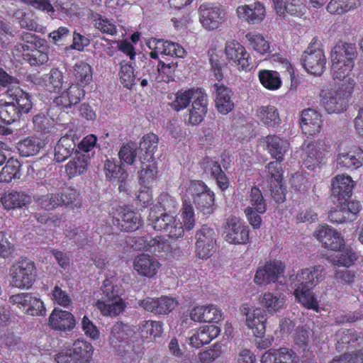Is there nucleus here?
Masks as SVG:
<instances>
[{"label": "nucleus", "instance_id": "1", "mask_svg": "<svg viewBox=\"0 0 363 363\" xmlns=\"http://www.w3.org/2000/svg\"><path fill=\"white\" fill-rule=\"evenodd\" d=\"M356 49L352 44L338 43L331 51L332 76L337 83L347 84L346 91L352 93L355 85L350 72L354 67Z\"/></svg>", "mask_w": 363, "mask_h": 363}, {"label": "nucleus", "instance_id": "2", "mask_svg": "<svg viewBox=\"0 0 363 363\" xmlns=\"http://www.w3.org/2000/svg\"><path fill=\"white\" fill-rule=\"evenodd\" d=\"M104 297L98 300L96 306L104 316L113 317L122 313L125 304L121 295L123 294L122 280L115 272L106 275L101 287Z\"/></svg>", "mask_w": 363, "mask_h": 363}, {"label": "nucleus", "instance_id": "3", "mask_svg": "<svg viewBox=\"0 0 363 363\" xmlns=\"http://www.w3.org/2000/svg\"><path fill=\"white\" fill-rule=\"evenodd\" d=\"M192 196L196 207L203 214L209 215L215 208L214 194L201 181H191L184 196L188 199Z\"/></svg>", "mask_w": 363, "mask_h": 363}, {"label": "nucleus", "instance_id": "4", "mask_svg": "<svg viewBox=\"0 0 363 363\" xmlns=\"http://www.w3.org/2000/svg\"><path fill=\"white\" fill-rule=\"evenodd\" d=\"M94 347L85 340H77L71 348L61 350L55 359L57 363H86L92 359Z\"/></svg>", "mask_w": 363, "mask_h": 363}, {"label": "nucleus", "instance_id": "5", "mask_svg": "<svg viewBox=\"0 0 363 363\" xmlns=\"http://www.w3.org/2000/svg\"><path fill=\"white\" fill-rule=\"evenodd\" d=\"M11 284L20 289H28L33 285L36 269L34 263L28 259H21L13 264L9 270Z\"/></svg>", "mask_w": 363, "mask_h": 363}, {"label": "nucleus", "instance_id": "6", "mask_svg": "<svg viewBox=\"0 0 363 363\" xmlns=\"http://www.w3.org/2000/svg\"><path fill=\"white\" fill-rule=\"evenodd\" d=\"M149 221L155 230L162 231L170 238L177 239L184 235L180 219L171 214L162 213L158 216L155 210L151 209Z\"/></svg>", "mask_w": 363, "mask_h": 363}, {"label": "nucleus", "instance_id": "7", "mask_svg": "<svg viewBox=\"0 0 363 363\" xmlns=\"http://www.w3.org/2000/svg\"><path fill=\"white\" fill-rule=\"evenodd\" d=\"M317 41L315 38L312 40L302 55L301 62L308 73L320 76L325 69L326 57L323 50L315 47Z\"/></svg>", "mask_w": 363, "mask_h": 363}, {"label": "nucleus", "instance_id": "8", "mask_svg": "<svg viewBox=\"0 0 363 363\" xmlns=\"http://www.w3.org/2000/svg\"><path fill=\"white\" fill-rule=\"evenodd\" d=\"M199 21L208 30L217 29L226 20L225 9L220 5L203 4L199 6Z\"/></svg>", "mask_w": 363, "mask_h": 363}, {"label": "nucleus", "instance_id": "9", "mask_svg": "<svg viewBox=\"0 0 363 363\" xmlns=\"http://www.w3.org/2000/svg\"><path fill=\"white\" fill-rule=\"evenodd\" d=\"M347 84L342 82L338 91L323 89L320 92V103L328 113H340L347 104V98L352 93L346 91Z\"/></svg>", "mask_w": 363, "mask_h": 363}, {"label": "nucleus", "instance_id": "10", "mask_svg": "<svg viewBox=\"0 0 363 363\" xmlns=\"http://www.w3.org/2000/svg\"><path fill=\"white\" fill-rule=\"evenodd\" d=\"M224 238L228 243L245 245L249 241V228L240 218L230 216L226 219Z\"/></svg>", "mask_w": 363, "mask_h": 363}, {"label": "nucleus", "instance_id": "11", "mask_svg": "<svg viewBox=\"0 0 363 363\" xmlns=\"http://www.w3.org/2000/svg\"><path fill=\"white\" fill-rule=\"evenodd\" d=\"M326 146L323 141L308 143L303 148V162L306 168L315 171L325 163Z\"/></svg>", "mask_w": 363, "mask_h": 363}, {"label": "nucleus", "instance_id": "12", "mask_svg": "<svg viewBox=\"0 0 363 363\" xmlns=\"http://www.w3.org/2000/svg\"><path fill=\"white\" fill-rule=\"evenodd\" d=\"M284 265L279 260L266 262L256 271L254 281L257 285H267L276 282L284 276Z\"/></svg>", "mask_w": 363, "mask_h": 363}, {"label": "nucleus", "instance_id": "13", "mask_svg": "<svg viewBox=\"0 0 363 363\" xmlns=\"http://www.w3.org/2000/svg\"><path fill=\"white\" fill-rule=\"evenodd\" d=\"M225 55L239 70L247 71L251 68V58L245 48L235 40H229L225 43Z\"/></svg>", "mask_w": 363, "mask_h": 363}, {"label": "nucleus", "instance_id": "14", "mask_svg": "<svg viewBox=\"0 0 363 363\" xmlns=\"http://www.w3.org/2000/svg\"><path fill=\"white\" fill-rule=\"evenodd\" d=\"M336 349L339 352H363V336L353 330L341 329L335 334Z\"/></svg>", "mask_w": 363, "mask_h": 363}, {"label": "nucleus", "instance_id": "15", "mask_svg": "<svg viewBox=\"0 0 363 363\" xmlns=\"http://www.w3.org/2000/svg\"><path fill=\"white\" fill-rule=\"evenodd\" d=\"M236 16L242 21L249 24H259L265 18L266 10L260 2H254L238 6Z\"/></svg>", "mask_w": 363, "mask_h": 363}, {"label": "nucleus", "instance_id": "16", "mask_svg": "<svg viewBox=\"0 0 363 363\" xmlns=\"http://www.w3.org/2000/svg\"><path fill=\"white\" fill-rule=\"evenodd\" d=\"M158 259L147 254H141L135 257L133 267L137 274L143 277H155L160 268Z\"/></svg>", "mask_w": 363, "mask_h": 363}, {"label": "nucleus", "instance_id": "17", "mask_svg": "<svg viewBox=\"0 0 363 363\" xmlns=\"http://www.w3.org/2000/svg\"><path fill=\"white\" fill-rule=\"evenodd\" d=\"M213 96L216 108L220 113L226 115L233 110V93L228 87L222 84H214Z\"/></svg>", "mask_w": 363, "mask_h": 363}, {"label": "nucleus", "instance_id": "18", "mask_svg": "<svg viewBox=\"0 0 363 363\" xmlns=\"http://www.w3.org/2000/svg\"><path fill=\"white\" fill-rule=\"evenodd\" d=\"M325 268L322 265H316L311 268L301 269L297 274L291 277L294 284L315 287L318 283L324 279Z\"/></svg>", "mask_w": 363, "mask_h": 363}, {"label": "nucleus", "instance_id": "19", "mask_svg": "<svg viewBox=\"0 0 363 363\" xmlns=\"http://www.w3.org/2000/svg\"><path fill=\"white\" fill-rule=\"evenodd\" d=\"M354 183L351 177L338 174L331 182L332 196L338 202L347 201L352 196Z\"/></svg>", "mask_w": 363, "mask_h": 363}, {"label": "nucleus", "instance_id": "20", "mask_svg": "<svg viewBox=\"0 0 363 363\" xmlns=\"http://www.w3.org/2000/svg\"><path fill=\"white\" fill-rule=\"evenodd\" d=\"M242 311L246 315V325L254 335L259 337L264 335L267 321L265 311L259 308L251 310L244 306Z\"/></svg>", "mask_w": 363, "mask_h": 363}, {"label": "nucleus", "instance_id": "21", "mask_svg": "<svg viewBox=\"0 0 363 363\" xmlns=\"http://www.w3.org/2000/svg\"><path fill=\"white\" fill-rule=\"evenodd\" d=\"M363 165V150L357 147L342 150L336 157L337 168L357 169Z\"/></svg>", "mask_w": 363, "mask_h": 363}, {"label": "nucleus", "instance_id": "22", "mask_svg": "<svg viewBox=\"0 0 363 363\" xmlns=\"http://www.w3.org/2000/svg\"><path fill=\"white\" fill-rule=\"evenodd\" d=\"M314 236L325 247L337 250L343 246V238L340 233L328 225H320L314 232Z\"/></svg>", "mask_w": 363, "mask_h": 363}, {"label": "nucleus", "instance_id": "23", "mask_svg": "<svg viewBox=\"0 0 363 363\" xmlns=\"http://www.w3.org/2000/svg\"><path fill=\"white\" fill-rule=\"evenodd\" d=\"M13 84H16L15 79L13 82L8 86L9 88L6 91L7 96L13 100L12 102H14L17 111L21 115L29 113L33 108L31 96L20 87L13 86Z\"/></svg>", "mask_w": 363, "mask_h": 363}, {"label": "nucleus", "instance_id": "24", "mask_svg": "<svg viewBox=\"0 0 363 363\" xmlns=\"http://www.w3.org/2000/svg\"><path fill=\"white\" fill-rule=\"evenodd\" d=\"M220 332V328L214 325H204L193 330L189 337V344L193 347L199 348L217 337Z\"/></svg>", "mask_w": 363, "mask_h": 363}, {"label": "nucleus", "instance_id": "25", "mask_svg": "<svg viewBox=\"0 0 363 363\" xmlns=\"http://www.w3.org/2000/svg\"><path fill=\"white\" fill-rule=\"evenodd\" d=\"M208 96L205 93L198 100L193 101L188 113L184 116V122L189 125H197L201 123L206 115L208 109Z\"/></svg>", "mask_w": 363, "mask_h": 363}, {"label": "nucleus", "instance_id": "26", "mask_svg": "<svg viewBox=\"0 0 363 363\" xmlns=\"http://www.w3.org/2000/svg\"><path fill=\"white\" fill-rule=\"evenodd\" d=\"M322 126V116L314 109L308 108L302 111L301 127L303 132L308 135L320 133Z\"/></svg>", "mask_w": 363, "mask_h": 363}, {"label": "nucleus", "instance_id": "27", "mask_svg": "<svg viewBox=\"0 0 363 363\" xmlns=\"http://www.w3.org/2000/svg\"><path fill=\"white\" fill-rule=\"evenodd\" d=\"M175 68L174 64L160 62L157 69L154 66L148 65L144 67V72H147L149 74L150 82L168 83L174 80Z\"/></svg>", "mask_w": 363, "mask_h": 363}, {"label": "nucleus", "instance_id": "28", "mask_svg": "<svg viewBox=\"0 0 363 363\" xmlns=\"http://www.w3.org/2000/svg\"><path fill=\"white\" fill-rule=\"evenodd\" d=\"M114 225H118L121 230L134 231L142 224V218L139 213L129 208H123L119 213V218L113 220Z\"/></svg>", "mask_w": 363, "mask_h": 363}, {"label": "nucleus", "instance_id": "29", "mask_svg": "<svg viewBox=\"0 0 363 363\" xmlns=\"http://www.w3.org/2000/svg\"><path fill=\"white\" fill-rule=\"evenodd\" d=\"M20 116L14 102H6L0 105V135L11 134L12 130L6 125L16 121Z\"/></svg>", "mask_w": 363, "mask_h": 363}, {"label": "nucleus", "instance_id": "30", "mask_svg": "<svg viewBox=\"0 0 363 363\" xmlns=\"http://www.w3.org/2000/svg\"><path fill=\"white\" fill-rule=\"evenodd\" d=\"M296 359V354L291 349L281 347L265 352L260 361L262 363H294Z\"/></svg>", "mask_w": 363, "mask_h": 363}, {"label": "nucleus", "instance_id": "31", "mask_svg": "<svg viewBox=\"0 0 363 363\" xmlns=\"http://www.w3.org/2000/svg\"><path fill=\"white\" fill-rule=\"evenodd\" d=\"M49 325L55 330H70L74 327L75 320L71 313L55 308L49 317Z\"/></svg>", "mask_w": 363, "mask_h": 363}, {"label": "nucleus", "instance_id": "32", "mask_svg": "<svg viewBox=\"0 0 363 363\" xmlns=\"http://www.w3.org/2000/svg\"><path fill=\"white\" fill-rule=\"evenodd\" d=\"M85 92L81 86L76 84H71L59 96L56 97L54 102L57 106L65 108L71 107L79 103L84 98Z\"/></svg>", "mask_w": 363, "mask_h": 363}, {"label": "nucleus", "instance_id": "33", "mask_svg": "<svg viewBox=\"0 0 363 363\" xmlns=\"http://www.w3.org/2000/svg\"><path fill=\"white\" fill-rule=\"evenodd\" d=\"M294 294L299 303L308 309L319 312V303L312 291L313 288L296 284H294Z\"/></svg>", "mask_w": 363, "mask_h": 363}, {"label": "nucleus", "instance_id": "34", "mask_svg": "<svg viewBox=\"0 0 363 363\" xmlns=\"http://www.w3.org/2000/svg\"><path fill=\"white\" fill-rule=\"evenodd\" d=\"M158 169L153 160L147 159V162H141V169L138 171L139 184L143 188H152L157 182Z\"/></svg>", "mask_w": 363, "mask_h": 363}, {"label": "nucleus", "instance_id": "35", "mask_svg": "<svg viewBox=\"0 0 363 363\" xmlns=\"http://www.w3.org/2000/svg\"><path fill=\"white\" fill-rule=\"evenodd\" d=\"M63 74L56 68L36 79V83L49 92L59 91L63 84Z\"/></svg>", "mask_w": 363, "mask_h": 363}, {"label": "nucleus", "instance_id": "36", "mask_svg": "<svg viewBox=\"0 0 363 363\" xmlns=\"http://www.w3.org/2000/svg\"><path fill=\"white\" fill-rule=\"evenodd\" d=\"M286 296L280 292H265L259 298L260 304L269 313H274L286 306Z\"/></svg>", "mask_w": 363, "mask_h": 363}, {"label": "nucleus", "instance_id": "37", "mask_svg": "<svg viewBox=\"0 0 363 363\" xmlns=\"http://www.w3.org/2000/svg\"><path fill=\"white\" fill-rule=\"evenodd\" d=\"M328 256V259L333 264L337 267H350L357 259V254L349 247H340Z\"/></svg>", "mask_w": 363, "mask_h": 363}, {"label": "nucleus", "instance_id": "38", "mask_svg": "<svg viewBox=\"0 0 363 363\" xmlns=\"http://www.w3.org/2000/svg\"><path fill=\"white\" fill-rule=\"evenodd\" d=\"M204 94V90L199 88L179 91L177 93L172 106L174 110L179 111L186 108L190 101L198 100Z\"/></svg>", "mask_w": 363, "mask_h": 363}, {"label": "nucleus", "instance_id": "39", "mask_svg": "<svg viewBox=\"0 0 363 363\" xmlns=\"http://www.w3.org/2000/svg\"><path fill=\"white\" fill-rule=\"evenodd\" d=\"M266 143L272 157L279 162H282L285 153L289 148V142L277 135H268L266 138Z\"/></svg>", "mask_w": 363, "mask_h": 363}, {"label": "nucleus", "instance_id": "40", "mask_svg": "<svg viewBox=\"0 0 363 363\" xmlns=\"http://www.w3.org/2000/svg\"><path fill=\"white\" fill-rule=\"evenodd\" d=\"M30 196L23 192H5L0 201L6 210L21 208L30 202Z\"/></svg>", "mask_w": 363, "mask_h": 363}, {"label": "nucleus", "instance_id": "41", "mask_svg": "<svg viewBox=\"0 0 363 363\" xmlns=\"http://www.w3.org/2000/svg\"><path fill=\"white\" fill-rule=\"evenodd\" d=\"M139 336L143 340L152 341L161 337L163 333V324L160 321L143 320L138 327Z\"/></svg>", "mask_w": 363, "mask_h": 363}, {"label": "nucleus", "instance_id": "42", "mask_svg": "<svg viewBox=\"0 0 363 363\" xmlns=\"http://www.w3.org/2000/svg\"><path fill=\"white\" fill-rule=\"evenodd\" d=\"M90 157L85 154H76L65 166V171L69 178L85 174L88 169Z\"/></svg>", "mask_w": 363, "mask_h": 363}, {"label": "nucleus", "instance_id": "43", "mask_svg": "<svg viewBox=\"0 0 363 363\" xmlns=\"http://www.w3.org/2000/svg\"><path fill=\"white\" fill-rule=\"evenodd\" d=\"M45 146L44 140L39 137H28L18 143V150L23 157L37 155Z\"/></svg>", "mask_w": 363, "mask_h": 363}, {"label": "nucleus", "instance_id": "44", "mask_svg": "<svg viewBox=\"0 0 363 363\" xmlns=\"http://www.w3.org/2000/svg\"><path fill=\"white\" fill-rule=\"evenodd\" d=\"M258 119L265 125L275 127L281 120L277 108L274 106H263L257 110Z\"/></svg>", "mask_w": 363, "mask_h": 363}, {"label": "nucleus", "instance_id": "45", "mask_svg": "<svg viewBox=\"0 0 363 363\" xmlns=\"http://www.w3.org/2000/svg\"><path fill=\"white\" fill-rule=\"evenodd\" d=\"M75 147L74 140L68 136L62 137L55 147V160L57 162L67 160Z\"/></svg>", "mask_w": 363, "mask_h": 363}, {"label": "nucleus", "instance_id": "46", "mask_svg": "<svg viewBox=\"0 0 363 363\" xmlns=\"http://www.w3.org/2000/svg\"><path fill=\"white\" fill-rule=\"evenodd\" d=\"M246 208H250L257 212L264 213L266 211V202L262 196V191L257 187H252L250 190L248 197L243 202Z\"/></svg>", "mask_w": 363, "mask_h": 363}, {"label": "nucleus", "instance_id": "47", "mask_svg": "<svg viewBox=\"0 0 363 363\" xmlns=\"http://www.w3.org/2000/svg\"><path fill=\"white\" fill-rule=\"evenodd\" d=\"M74 75L76 84L84 87L92 81L91 67L87 63L80 62L74 67Z\"/></svg>", "mask_w": 363, "mask_h": 363}, {"label": "nucleus", "instance_id": "48", "mask_svg": "<svg viewBox=\"0 0 363 363\" xmlns=\"http://www.w3.org/2000/svg\"><path fill=\"white\" fill-rule=\"evenodd\" d=\"M258 77L262 85L269 90H277L281 85L280 75L276 71L262 69Z\"/></svg>", "mask_w": 363, "mask_h": 363}, {"label": "nucleus", "instance_id": "49", "mask_svg": "<svg viewBox=\"0 0 363 363\" xmlns=\"http://www.w3.org/2000/svg\"><path fill=\"white\" fill-rule=\"evenodd\" d=\"M54 6V16L65 18L75 14L79 6L74 0H52Z\"/></svg>", "mask_w": 363, "mask_h": 363}, {"label": "nucleus", "instance_id": "50", "mask_svg": "<svg viewBox=\"0 0 363 363\" xmlns=\"http://www.w3.org/2000/svg\"><path fill=\"white\" fill-rule=\"evenodd\" d=\"M182 223L183 233L192 230L195 225V214L192 206L187 202V199L183 196V206L179 218Z\"/></svg>", "mask_w": 363, "mask_h": 363}, {"label": "nucleus", "instance_id": "51", "mask_svg": "<svg viewBox=\"0 0 363 363\" xmlns=\"http://www.w3.org/2000/svg\"><path fill=\"white\" fill-rule=\"evenodd\" d=\"M130 327L122 323H116L111 328L109 337L110 344L116 347L119 344L129 337Z\"/></svg>", "mask_w": 363, "mask_h": 363}, {"label": "nucleus", "instance_id": "52", "mask_svg": "<svg viewBox=\"0 0 363 363\" xmlns=\"http://www.w3.org/2000/svg\"><path fill=\"white\" fill-rule=\"evenodd\" d=\"M21 164L18 160H9L0 172V182L9 183L13 179H19Z\"/></svg>", "mask_w": 363, "mask_h": 363}, {"label": "nucleus", "instance_id": "53", "mask_svg": "<svg viewBox=\"0 0 363 363\" xmlns=\"http://www.w3.org/2000/svg\"><path fill=\"white\" fill-rule=\"evenodd\" d=\"M359 4V0H331L327 6V10L332 14H342L354 9Z\"/></svg>", "mask_w": 363, "mask_h": 363}, {"label": "nucleus", "instance_id": "54", "mask_svg": "<svg viewBox=\"0 0 363 363\" xmlns=\"http://www.w3.org/2000/svg\"><path fill=\"white\" fill-rule=\"evenodd\" d=\"M282 12L276 11L279 16H284L286 13L296 16L304 15L306 7L301 0H282Z\"/></svg>", "mask_w": 363, "mask_h": 363}, {"label": "nucleus", "instance_id": "55", "mask_svg": "<svg viewBox=\"0 0 363 363\" xmlns=\"http://www.w3.org/2000/svg\"><path fill=\"white\" fill-rule=\"evenodd\" d=\"M104 169L106 178L110 181H123L126 178L127 174L124 169L113 160L106 159Z\"/></svg>", "mask_w": 363, "mask_h": 363}, {"label": "nucleus", "instance_id": "56", "mask_svg": "<svg viewBox=\"0 0 363 363\" xmlns=\"http://www.w3.org/2000/svg\"><path fill=\"white\" fill-rule=\"evenodd\" d=\"M250 46L257 52L264 55L269 50V44L264 37L257 32H250L245 35Z\"/></svg>", "mask_w": 363, "mask_h": 363}, {"label": "nucleus", "instance_id": "57", "mask_svg": "<svg viewBox=\"0 0 363 363\" xmlns=\"http://www.w3.org/2000/svg\"><path fill=\"white\" fill-rule=\"evenodd\" d=\"M48 46L46 42L40 48H32L30 54L26 60L32 66L41 65L48 60Z\"/></svg>", "mask_w": 363, "mask_h": 363}, {"label": "nucleus", "instance_id": "58", "mask_svg": "<svg viewBox=\"0 0 363 363\" xmlns=\"http://www.w3.org/2000/svg\"><path fill=\"white\" fill-rule=\"evenodd\" d=\"M158 137L154 134L150 133L143 136L142 141L140 144L141 150H144L146 154L145 160H153V155L157 149Z\"/></svg>", "mask_w": 363, "mask_h": 363}, {"label": "nucleus", "instance_id": "59", "mask_svg": "<svg viewBox=\"0 0 363 363\" xmlns=\"http://www.w3.org/2000/svg\"><path fill=\"white\" fill-rule=\"evenodd\" d=\"M119 78L121 84L128 89H130L135 84L136 76L133 67L128 62L121 63Z\"/></svg>", "mask_w": 363, "mask_h": 363}, {"label": "nucleus", "instance_id": "60", "mask_svg": "<svg viewBox=\"0 0 363 363\" xmlns=\"http://www.w3.org/2000/svg\"><path fill=\"white\" fill-rule=\"evenodd\" d=\"M137 145L134 143H128L123 145L118 152L121 162L123 164H133L137 157Z\"/></svg>", "mask_w": 363, "mask_h": 363}, {"label": "nucleus", "instance_id": "61", "mask_svg": "<svg viewBox=\"0 0 363 363\" xmlns=\"http://www.w3.org/2000/svg\"><path fill=\"white\" fill-rule=\"evenodd\" d=\"M94 21L95 28L101 33L111 36L118 34L117 26L113 20L100 16Z\"/></svg>", "mask_w": 363, "mask_h": 363}, {"label": "nucleus", "instance_id": "62", "mask_svg": "<svg viewBox=\"0 0 363 363\" xmlns=\"http://www.w3.org/2000/svg\"><path fill=\"white\" fill-rule=\"evenodd\" d=\"M36 202L39 206L47 211L60 206L59 194H48L38 196Z\"/></svg>", "mask_w": 363, "mask_h": 363}, {"label": "nucleus", "instance_id": "63", "mask_svg": "<svg viewBox=\"0 0 363 363\" xmlns=\"http://www.w3.org/2000/svg\"><path fill=\"white\" fill-rule=\"evenodd\" d=\"M281 162L275 161L271 162L266 166V171L267 173V178L269 184H277L282 180V167Z\"/></svg>", "mask_w": 363, "mask_h": 363}, {"label": "nucleus", "instance_id": "64", "mask_svg": "<svg viewBox=\"0 0 363 363\" xmlns=\"http://www.w3.org/2000/svg\"><path fill=\"white\" fill-rule=\"evenodd\" d=\"M330 363H363V352H345L339 357L334 358Z\"/></svg>", "mask_w": 363, "mask_h": 363}]
</instances>
